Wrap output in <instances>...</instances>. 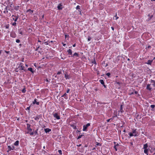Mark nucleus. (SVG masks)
I'll use <instances>...</instances> for the list:
<instances>
[{"label": "nucleus", "mask_w": 155, "mask_h": 155, "mask_svg": "<svg viewBox=\"0 0 155 155\" xmlns=\"http://www.w3.org/2000/svg\"><path fill=\"white\" fill-rule=\"evenodd\" d=\"M76 9L77 10L78 9L79 10H80V9H81L80 6L79 5H77L76 7Z\"/></svg>", "instance_id": "33"}, {"label": "nucleus", "mask_w": 155, "mask_h": 155, "mask_svg": "<svg viewBox=\"0 0 155 155\" xmlns=\"http://www.w3.org/2000/svg\"><path fill=\"white\" fill-rule=\"evenodd\" d=\"M99 81L101 84L104 85V83L103 80H100Z\"/></svg>", "instance_id": "25"}, {"label": "nucleus", "mask_w": 155, "mask_h": 155, "mask_svg": "<svg viewBox=\"0 0 155 155\" xmlns=\"http://www.w3.org/2000/svg\"><path fill=\"white\" fill-rule=\"evenodd\" d=\"M111 28L112 29L113 31H114V28L113 27H111Z\"/></svg>", "instance_id": "55"}, {"label": "nucleus", "mask_w": 155, "mask_h": 155, "mask_svg": "<svg viewBox=\"0 0 155 155\" xmlns=\"http://www.w3.org/2000/svg\"><path fill=\"white\" fill-rule=\"evenodd\" d=\"M153 61V60H148L147 61V64H150V65L152 63V62Z\"/></svg>", "instance_id": "19"}, {"label": "nucleus", "mask_w": 155, "mask_h": 155, "mask_svg": "<svg viewBox=\"0 0 155 155\" xmlns=\"http://www.w3.org/2000/svg\"><path fill=\"white\" fill-rule=\"evenodd\" d=\"M27 133L31 135H33L34 134V133L32 131V130L31 128L28 130Z\"/></svg>", "instance_id": "8"}, {"label": "nucleus", "mask_w": 155, "mask_h": 155, "mask_svg": "<svg viewBox=\"0 0 155 155\" xmlns=\"http://www.w3.org/2000/svg\"><path fill=\"white\" fill-rule=\"evenodd\" d=\"M30 125L29 124H27V129L28 130H29V129H31L30 128Z\"/></svg>", "instance_id": "24"}, {"label": "nucleus", "mask_w": 155, "mask_h": 155, "mask_svg": "<svg viewBox=\"0 0 155 155\" xmlns=\"http://www.w3.org/2000/svg\"><path fill=\"white\" fill-rule=\"evenodd\" d=\"M63 46H65L66 45V44L63 43Z\"/></svg>", "instance_id": "58"}, {"label": "nucleus", "mask_w": 155, "mask_h": 155, "mask_svg": "<svg viewBox=\"0 0 155 155\" xmlns=\"http://www.w3.org/2000/svg\"><path fill=\"white\" fill-rule=\"evenodd\" d=\"M12 25L13 26H16L17 25V23H16L15 22H14L12 24Z\"/></svg>", "instance_id": "32"}, {"label": "nucleus", "mask_w": 155, "mask_h": 155, "mask_svg": "<svg viewBox=\"0 0 155 155\" xmlns=\"http://www.w3.org/2000/svg\"><path fill=\"white\" fill-rule=\"evenodd\" d=\"M14 148V147L12 146V147L10 146H8V150L7 151L8 152H9L12 150H13Z\"/></svg>", "instance_id": "10"}, {"label": "nucleus", "mask_w": 155, "mask_h": 155, "mask_svg": "<svg viewBox=\"0 0 155 155\" xmlns=\"http://www.w3.org/2000/svg\"><path fill=\"white\" fill-rule=\"evenodd\" d=\"M40 117V115L39 116H37L35 117V119L36 120H38L39 119Z\"/></svg>", "instance_id": "23"}, {"label": "nucleus", "mask_w": 155, "mask_h": 155, "mask_svg": "<svg viewBox=\"0 0 155 155\" xmlns=\"http://www.w3.org/2000/svg\"><path fill=\"white\" fill-rule=\"evenodd\" d=\"M129 135L130 136V137H131L134 136V135H133V134H132V132L131 133V132L129 133Z\"/></svg>", "instance_id": "29"}, {"label": "nucleus", "mask_w": 155, "mask_h": 155, "mask_svg": "<svg viewBox=\"0 0 155 155\" xmlns=\"http://www.w3.org/2000/svg\"><path fill=\"white\" fill-rule=\"evenodd\" d=\"M75 46H76V44H74L73 45V47H75Z\"/></svg>", "instance_id": "56"}, {"label": "nucleus", "mask_w": 155, "mask_h": 155, "mask_svg": "<svg viewBox=\"0 0 155 155\" xmlns=\"http://www.w3.org/2000/svg\"><path fill=\"white\" fill-rule=\"evenodd\" d=\"M79 56V54L78 53L76 52L74 53L70 57H78Z\"/></svg>", "instance_id": "7"}, {"label": "nucleus", "mask_w": 155, "mask_h": 155, "mask_svg": "<svg viewBox=\"0 0 155 155\" xmlns=\"http://www.w3.org/2000/svg\"><path fill=\"white\" fill-rule=\"evenodd\" d=\"M38 42H41V41H40L39 40H38Z\"/></svg>", "instance_id": "61"}, {"label": "nucleus", "mask_w": 155, "mask_h": 155, "mask_svg": "<svg viewBox=\"0 0 155 155\" xmlns=\"http://www.w3.org/2000/svg\"><path fill=\"white\" fill-rule=\"evenodd\" d=\"M28 70L30 71L32 73H33L34 72V71L33 70L32 68H28Z\"/></svg>", "instance_id": "17"}, {"label": "nucleus", "mask_w": 155, "mask_h": 155, "mask_svg": "<svg viewBox=\"0 0 155 155\" xmlns=\"http://www.w3.org/2000/svg\"><path fill=\"white\" fill-rule=\"evenodd\" d=\"M26 91L25 90V89L24 88L22 90V92L23 93H25V92Z\"/></svg>", "instance_id": "37"}, {"label": "nucleus", "mask_w": 155, "mask_h": 155, "mask_svg": "<svg viewBox=\"0 0 155 155\" xmlns=\"http://www.w3.org/2000/svg\"><path fill=\"white\" fill-rule=\"evenodd\" d=\"M82 136V135H79V136L78 137V139H80V138H81Z\"/></svg>", "instance_id": "47"}, {"label": "nucleus", "mask_w": 155, "mask_h": 155, "mask_svg": "<svg viewBox=\"0 0 155 155\" xmlns=\"http://www.w3.org/2000/svg\"><path fill=\"white\" fill-rule=\"evenodd\" d=\"M96 145L97 146H101V144L100 143H99L97 142H96Z\"/></svg>", "instance_id": "27"}, {"label": "nucleus", "mask_w": 155, "mask_h": 155, "mask_svg": "<svg viewBox=\"0 0 155 155\" xmlns=\"http://www.w3.org/2000/svg\"><path fill=\"white\" fill-rule=\"evenodd\" d=\"M25 65L26 66V67H28V65L27 64H25Z\"/></svg>", "instance_id": "64"}, {"label": "nucleus", "mask_w": 155, "mask_h": 155, "mask_svg": "<svg viewBox=\"0 0 155 155\" xmlns=\"http://www.w3.org/2000/svg\"><path fill=\"white\" fill-rule=\"evenodd\" d=\"M115 17H116V18L115 19V20H116L117 19L119 18V17H118L117 16V13H116V15L115 16Z\"/></svg>", "instance_id": "42"}, {"label": "nucleus", "mask_w": 155, "mask_h": 155, "mask_svg": "<svg viewBox=\"0 0 155 155\" xmlns=\"http://www.w3.org/2000/svg\"><path fill=\"white\" fill-rule=\"evenodd\" d=\"M62 6V5L61 3L59 4L57 6L58 9L59 10H61L63 8Z\"/></svg>", "instance_id": "9"}, {"label": "nucleus", "mask_w": 155, "mask_h": 155, "mask_svg": "<svg viewBox=\"0 0 155 155\" xmlns=\"http://www.w3.org/2000/svg\"><path fill=\"white\" fill-rule=\"evenodd\" d=\"M61 73V71H59L57 73V74H58V75L60 74Z\"/></svg>", "instance_id": "44"}, {"label": "nucleus", "mask_w": 155, "mask_h": 155, "mask_svg": "<svg viewBox=\"0 0 155 155\" xmlns=\"http://www.w3.org/2000/svg\"><path fill=\"white\" fill-rule=\"evenodd\" d=\"M5 51V52L6 53H7V54H8V53H9V52H10L9 51Z\"/></svg>", "instance_id": "50"}, {"label": "nucleus", "mask_w": 155, "mask_h": 155, "mask_svg": "<svg viewBox=\"0 0 155 155\" xmlns=\"http://www.w3.org/2000/svg\"><path fill=\"white\" fill-rule=\"evenodd\" d=\"M18 68H19V70H23L24 71H26L25 69V67L24 66V64L22 63H20Z\"/></svg>", "instance_id": "1"}, {"label": "nucleus", "mask_w": 155, "mask_h": 155, "mask_svg": "<svg viewBox=\"0 0 155 155\" xmlns=\"http://www.w3.org/2000/svg\"><path fill=\"white\" fill-rule=\"evenodd\" d=\"M70 91V89H68L66 93H68Z\"/></svg>", "instance_id": "45"}, {"label": "nucleus", "mask_w": 155, "mask_h": 155, "mask_svg": "<svg viewBox=\"0 0 155 155\" xmlns=\"http://www.w3.org/2000/svg\"><path fill=\"white\" fill-rule=\"evenodd\" d=\"M53 115L54 117L55 118H56L57 120H59L60 119V117L58 115V113H53L52 114Z\"/></svg>", "instance_id": "4"}, {"label": "nucleus", "mask_w": 155, "mask_h": 155, "mask_svg": "<svg viewBox=\"0 0 155 155\" xmlns=\"http://www.w3.org/2000/svg\"><path fill=\"white\" fill-rule=\"evenodd\" d=\"M138 93V92L137 91H133V92H132L131 94H137Z\"/></svg>", "instance_id": "21"}, {"label": "nucleus", "mask_w": 155, "mask_h": 155, "mask_svg": "<svg viewBox=\"0 0 155 155\" xmlns=\"http://www.w3.org/2000/svg\"><path fill=\"white\" fill-rule=\"evenodd\" d=\"M8 12V9L7 7H6L5 9V11L4 12Z\"/></svg>", "instance_id": "30"}, {"label": "nucleus", "mask_w": 155, "mask_h": 155, "mask_svg": "<svg viewBox=\"0 0 155 155\" xmlns=\"http://www.w3.org/2000/svg\"><path fill=\"white\" fill-rule=\"evenodd\" d=\"M44 43L46 45H47L48 44V43L47 41L45 42Z\"/></svg>", "instance_id": "46"}, {"label": "nucleus", "mask_w": 155, "mask_h": 155, "mask_svg": "<svg viewBox=\"0 0 155 155\" xmlns=\"http://www.w3.org/2000/svg\"><path fill=\"white\" fill-rule=\"evenodd\" d=\"M18 32L19 34H21V35H23L22 31L21 28L19 29H18Z\"/></svg>", "instance_id": "16"}, {"label": "nucleus", "mask_w": 155, "mask_h": 155, "mask_svg": "<svg viewBox=\"0 0 155 155\" xmlns=\"http://www.w3.org/2000/svg\"><path fill=\"white\" fill-rule=\"evenodd\" d=\"M148 145L147 143H146L143 145V148L144 149H147Z\"/></svg>", "instance_id": "22"}, {"label": "nucleus", "mask_w": 155, "mask_h": 155, "mask_svg": "<svg viewBox=\"0 0 155 155\" xmlns=\"http://www.w3.org/2000/svg\"><path fill=\"white\" fill-rule=\"evenodd\" d=\"M91 38L90 36H88L87 38V41H90L91 40Z\"/></svg>", "instance_id": "38"}, {"label": "nucleus", "mask_w": 155, "mask_h": 155, "mask_svg": "<svg viewBox=\"0 0 155 155\" xmlns=\"http://www.w3.org/2000/svg\"><path fill=\"white\" fill-rule=\"evenodd\" d=\"M81 146V144H79V145H77V146L78 147H80Z\"/></svg>", "instance_id": "63"}, {"label": "nucleus", "mask_w": 155, "mask_h": 155, "mask_svg": "<svg viewBox=\"0 0 155 155\" xmlns=\"http://www.w3.org/2000/svg\"><path fill=\"white\" fill-rule=\"evenodd\" d=\"M66 93H65L61 97H63L64 96H66Z\"/></svg>", "instance_id": "51"}, {"label": "nucleus", "mask_w": 155, "mask_h": 155, "mask_svg": "<svg viewBox=\"0 0 155 155\" xmlns=\"http://www.w3.org/2000/svg\"><path fill=\"white\" fill-rule=\"evenodd\" d=\"M111 119H109L107 120V122H109Z\"/></svg>", "instance_id": "54"}, {"label": "nucleus", "mask_w": 155, "mask_h": 155, "mask_svg": "<svg viewBox=\"0 0 155 155\" xmlns=\"http://www.w3.org/2000/svg\"><path fill=\"white\" fill-rule=\"evenodd\" d=\"M90 125V123H88L86 125L83 126V131H86L87 128Z\"/></svg>", "instance_id": "2"}, {"label": "nucleus", "mask_w": 155, "mask_h": 155, "mask_svg": "<svg viewBox=\"0 0 155 155\" xmlns=\"http://www.w3.org/2000/svg\"><path fill=\"white\" fill-rule=\"evenodd\" d=\"M146 89L150 91H151L152 88L150 87V84H148L147 86Z\"/></svg>", "instance_id": "11"}, {"label": "nucleus", "mask_w": 155, "mask_h": 155, "mask_svg": "<svg viewBox=\"0 0 155 155\" xmlns=\"http://www.w3.org/2000/svg\"><path fill=\"white\" fill-rule=\"evenodd\" d=\"M106 75L109 78L110 76V73L108 72L106 74Z\"/></svg>", "instance_id": "31"}, {"label": "nucleus", "mask_w": 155, "mask_h": 155, "mask_svg": "<svg viewBox=\"0 0 155 155\" xmlns=\"http://www.w3.org/2000/svg\"><path fill=\"white\" fill-rule=\"evenodd\" d=\"M44 15H42V18H41V19H42V18H44Z\"/></svg>", "instance_id": "57"}, {"label": "nucleus", "mask_w": 155, "mask_h": 155, "mask_svg": "<svg viewBox=\"0 0 155 155\" xmlns=\"http://www.w3.org/2000/svg\"><path fill=\"white\" fill-rule=\"evenodd\" d=\"M148 151L147 149H144V153L148 155Z\"/></svg>", "instance_id": "26"}, {"label": "nucleus", "mask_w": 155, "mask_h": 155, "mask_svg": "<svg viewBox=\"0 0 155 155\" xmlns=\"http://www.w3.org/2000/svg\"><path fill=\"white\" fill-rule=\"evenodd\" d=\"M67 52H68V54L69 55H71V56L72 55V50L71 49H69L67 51Z\"/></svg>", "instance_id": "13"}, {"label": "nucleus", "mask_w": 155, "mask_h": 155, "mask_svg": "<svg viewBox=\"0 0 155 155\" xmlns=\"http://www.w3.org/2000/svg\"><path fill=\"white\" fill-rule=\"evenodd\" d=\"M132 133L133 134L134 136L135 137L136 136L138 135L137 134L138 133L136 131V129H133L132 131Z\"/></svg>", "instance_id": "6"}, {"label": "nucleus", "mask_w": 155, "mask_h": 155, "mask_svg": "<svg viewBox=\"0 0 155 155\" xmlns=\"http://www.w3.org/2000/svg\"><path fill=\"white\" fill-rule=\"evenodd\" d=\"M36 100H37V99H35L34 100V101H33V103L34 104H36L37 105H39V102L37 101H36Z\"/></svg>", "instance_id": "12"}, {"label": "nucleus", "mask_w": 155, "mask_h": 155, "mask_svg": "<svg viewBox=\"0 0 155 155\" xmlns=\"http://www.w3.org/2000/svg\"><path fill=\"white\" fill-rule=\"evenodd\" d=\"M46 81L47 82H48V79H46Z\"/></svg>", "instance_id": "62"}, {"label": "nucleus", "mask_w": 155, "mask_h": 155, "mask_svg": "<svg viewBox=\"0 0 155 155\" xmlns=\"http://www.w3.org/2000/svg\"><path fill=\"white\" fill-rule=\"evenodd\" d=\"M147 48H151V46H150L149 45L147 47Z\"/></svg>", "instance_id": "53"}, {"label": "nucleus", "mask_w": 155, "mask_h": 155, "mask_svg": "<svg viewBox=\"0 0 155 155\" xmlns=\"http://www.w3.org/2000/svg\"><path fill=\"white\" fill-rule=\"evenodd\" d=\"M39 48V46H38V47H37L35 49V50L36 51H38V48Z\"/></svg>", "instance_id": "43"}, {"label": "nucleus", "mask_w": 155, "mask_h": 155, "mask_svg": "<svg viewBox=\"0 0 155 155\" xmlns=\"http://www.w3.org/2000/svg\"><path fill=\"white\" fill-rule=\"evenodd\" d=\"M123 105H121L120 106V111L121 113L124 112V111L123 110Z\"/></svg>", "instance_id": "14"}, {"label": "nucleus", "mask_w": 155, "mask_h": 155, "mask_svg": "<svg viewBox=\"0 0 155 155\" xmlns=\"http://www.w3.org/2000/svg\"><path fill=\"white\" fill-rule=\"evenodd\" d=\"M58 151L60 154H62V151L61 150H58Z\"/></svg>", "instance_id": "39"}, {"label": "nucleus", "mask_w": 155, "mask_h": 155, "mask_svg": "<svg viewBox=\"0 0 155 155\" xmlns=\"http://www.w3.org/2000/svg\"><path fill=\"white\" fill-rule=\"evenodd\" d=\"M19 145V141L17 140L14 143V145L15 146H17Z\"/></svg>", "instance_id": "20"}, {"label": "nucleus", "mask_w": 155, "mask_h": 155, "mask_svg": "<svg viewBox=\"0 0 155 155\" xmlns=\"http://www.w3.org/2000/svg\"><path fill=\"white\" fill-rule=\"evenodd\" d=\"M12 17L13 20H14L15 22H16L17 21L18 18L19 16L17 14V15H12Z\"/></svg>", "instance_id": "3"}, {"label": "nucleus", "mask_w": 155, "mask_h": 155, "mask_svg": "<svg viewBox=\"0 0 155 155\" xmlns=\"http://www.w3.org/2000/svg\"><path fill=\"white\" fill-rule=\"evenodd\" d=\"M51 131V130L50 129L47 128L45 129V131L46 133H48Z\"/></svg>", "instance_id": "15"}, {"label": "nucleus", "mask_w": 155, "mask_h": 155, "mask_svg": "<svg viewBox=\"0 0 155 155\" xmlns=\"http://www.w3.org/2000/svg\"><path fill=\"white\" fill-rule=\"evenodd\" d=\"M65 78L66 79H69V77L68 75H67L66 74H65Z\"/></svg>", "instance_id": "28"}, {"label": "nucleus", "mask_w": 155, "mask_h": 155, "mask_svg": "<svg viewBox=\"0 0 155 155\" xmlns=\"http://www.w3.org/2000/svg\"><path fill=\"white\" fill-rule=\"evenodd\" d=\"M20 40H19V39H16V42L17 43H19L20 42Z\"/></svg>", "instance_id": "41"}, {"label": "nucleus", "mask_w": 155, "mask_h": 155, "mask_svg": "<svg viewBox=\"0 0 155 155\" xmlns=\"http://www.w3.org/2000/svg\"><path fill=\"white\" fill-rule=\"evenodd\" d=\"M155 107V106L154 105H151L150 106L152 108H154Z\"/></svg>", "instance_id": "40"}, {"label": "nucleus", "mask_w": 155, "mask_h": 155, "mask_svg": "<svg viewBox=\"0 0 155 155\" xmlns=\"http://www.w3.org/2000/svg\"><path fill=\"white\" fill-rule=\"evenodd\" d=\"M30 107H28L26 109V110H30Z\"/></svg>", "instance_id": "52"}, {"label": "nucleus", "mask_w": 155, "mask_h": 155, "mask_svg": "<svg viewBox=\"0 0 155 155\" xmlns=\"http://www.w3.org/2000/svg\"><path fill=\"white\" fill-rule=\"evenodd\" d=\"M92 62L93 63H94L95 65H96L97 64L94 58V59L93 61H92Z\"/></svg>", "instance_id": "34"}, {"label": "nucleus", "mask_w": 155, "mask_h": 155, "mask_svg": "<svg viewBox=\"0 0 155 155\" xmlns=\"http://www.w3.org/2000/svg\"><path fill=\"white\" fill-rule=\"evenodd\" d=\"M114 148H115V150L116 151H117V148H116V145H114Z\"/></svg>", "instance_id": "49"}, {"label": "nucleus", "mask_w": 155, "mask_h": 155, "mask_svg": "<svg viewBox=\"0 0 155 155\" xmlns=\"http://www.w3.org/2000/svg\"><path fill=\"white\" fill-rule=\"evenodd\" d=\"M38 129H36L34 132V134H38Z\"/></svg>", "instance_id": "36"}, {"label": "nucleus", "mask_w": 155, "mask_h": 155, "mask_svg": "<svg viewBox=\"0 0 155 155\" xmlns=\"http://www.w3.org/2000/svg\"><path fill=\"white\" fill-rule=\"evenodd\" d=\"M74 129H77V127H76V126H75V127H74Z\"/></svg>", "instance_id": "60"}, {"label": "nucleus", "mask_w": 155, "mask_h": 155, "mask_svg": "<svg viewBox=\"0 0 155 155\" xmlns=\"http://www.w3.org/2000/svg\"><path fill=\"white\" fill-rule=\"evenodd\" d=\"M151 83H153V84H152L153 86L154 87H155V81L151 80Z\"/></svg>", "instance_id": "18"}, {"label": "nucleus", "mask_w": 155, "mask_h": 155, "mask_svg": "<svg viewBox=\"0 0 155 155\" xmlns=\"http://www.w3.org/2000/svg\"><path fill=\"white\" fill-rule=\"evenodd\" d=\"M10 36L13 38H15L16 35L14 32H11L10 34Z\"/></svg>", "instance_id": "5"}, {"label": "nucleus", "mask_w": 155, "mask_h": 155, "mask_svg": "<svg viewBox=\"0 0 155 155\" xmlns=\"http://www.w3.org/2000/svg\"><path fill=\"white\" fill-rule=\"evenodd\" d=\"M5 27L6 28L8 29L9 28V25L8 24L5 25Z\"/></svg>", "instance_id": "35"}, {"label": "nucleus", "mask_w": 155, "mask_h": 155, "mask_svg": "<svg viewBox=\"0 0 155 155\" xmlns=\"http://www.w3.org/2000/svg\"><path fill=\"white\" fill-rule=\"evenodd\" d=\"M2 51V50H0V55L1 54Z\"/></svg>", "instance_id": "59"}, {"label": "nucleus", "mask_w": 155, "mask_h": 155, "mask_svg": "<svg viewBox=\"0 0 155 155\" xmlns=\"http://www.w3.org/2000/svg\"><path fill=\"white\" fill-rule=\"evenodd\" d=\"M78 11L79 12V14L80 15H81V10L80 9V10H78Z\"/></svg>", "instance_id": "48"}]
</instances>
